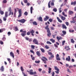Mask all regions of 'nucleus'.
Wrapping results in <instances>:
<instances>
[{"label": "nucleus", "mask_w": 76, "mask_h": 76, "mask_svg": "<svg viewBox=\"0 0 76 76\" xmlns=\"http://www.w3.org/2000/svg\"><path fill=\"white\" fill-rule=\"evenodd\" d=\"M48 26H49V25H48L46 26L45 27V29L47 30L48 37H50V36L51 35V33L50 31V28H48Z\"/></svg>", "instance_id": "obj_1"}, {"label": "nucleus", "mask_w": 76, "mask_h": 76, "mask_svg": "<svg viewBox=\"0 0 76 76\" xmlns=\"http://www.w3.org/2000/svg\"><path fill=\"white\" fill-rule=\"evenodd\" d=\"M20 32H22V33L21 34V35L22 36V37H24L26 35V31H23V29H21L20 30Z\"/></svg>", "instance_id": "obj_2"}, {"label": "nucleus", "mask_w": 76, "mask_h": 76, "mask_svg": "<svg viewBox=\"0 0 76 76\" xmlns=\"http://www.w3.org/2000/svg\"><path fill=\"white\" fill-rule=\"evenodd\" d=\"M8 12H6L5 14V17H3V19L4 21H6L7 18L8 17Z\"/></svg>", "instance_id": "obj_3"}, {"label": "nucleus", "mask_w": 76, "mask_h": 76, "mask_svg": "<svg viewBox=\"0 0 76 76\" xmlns=\"http://www.w3.org/2000/svg\"><path fill=\"white\" fill-rule=\"evenodd\" d=\"M42 58H41V60L43 61L45 64H46V63H47L46 60L48 61V60H47V58H45V57L42 56ZM44 59H45V60Z\"/></svg>", "instance_id": "obj_4"}, {"label": "nucleus", "mask_w": 76, "mask_h": 76, "mask_svg": "<svg viewBox=\"0 0 76 76\" xmlns=\"http://www.w3.org/2000/svg\"><path fill=\"white\" fill-rule=\"evenodd\" d=\"M9 11L10 12L9 16H10L11 14H12V15L13 16V12H12V9H11V7H9Z\"/></svg>", "instance_id": "obj_5"}, {"label": "nucleus", "mask_w": 76, "mask_h": 76, "mask_svg": "<svg viewBox=\"0 0 76 76\" xmlns=\"http://www.w3.org/2000/svg\"><path fill=\"white\" fill-rule=\"evenodd\" d=\"M17 21L19 22H21L22 23H24L25 22H26V20L24 19H23L20 20H18Z\"/></svg>", "instance_id": "obj_6"}, {"label": "nucleus", "mask_w": 76, "mask_h": 76, "mask_svg": "<svg viewBox=\"0 0 76 76\" xmlns=\"http://www.w3.org/2000/svg\"><path fill=\"white\" fill-rule=\"evenodd\" d=\"M33 42L35 44H37L38 45V41L36 39H34L33 40Z\"/></svg>", "instance_id": "obj_7"}, {"label": "nucleus", "mask_w": 76, "mask_h": 76, "mask_svg": "<svg viewBox=\"0 0 76 76\" xmlns=\"http://www.w3.org/2000/svg\"><path fill=\"white\" fill-rule=\"evenodd\" d=\"M18 12L19 13V15H18V18H20L21 17V16H22V9H20L19 10H18Z\"/></svg>", "instance_id": "obj_8"}, {"label": "nucleus", "mask_w": 76, "mask_h": 76, "mask_svg": "<svg viewBox=\"0 0 76 76\" xmlns=\"http://www.w3.org/2000/svg\"><path fill=\"white\" fill-rule=\"evenodd\" d=\"M64 49L66 50V51H69V50H70V48H69V46H65L64 48Z\"/></svg>", "instance_id": "obj_9"}, {"label": "nucleus", "mask_w": 76, "mask_h": 76, "mask_svg": "<svg viewBox=\"0 0 76 76\" xmlns=\"http://www.w3.org/2000/svg\"><path fill=\"white\" fill-rule=\"evenodd\" d=\"M27 72H28V73H29V74L31 75H33V70H32V69L30 70V71H29L28 70H27Z\"/></svg>", "instance_id": "obj_10"}, {"label": "nucleus", "mask_w": 76, "mask_h": 76, "mask_svg": "<svg viewBox=\"0 0 76 76\" xmlns=\"http://www.w3.org/2000/svg\"><path fill=\"white\" fill-rule=\"evenodd\" d=\"M68 57H66V61H70L71 58L70 56H68Z\"/></svg>", "instance_id": "obj_11"}, {"label": "nucleus", "mask_w": 76, "mask_h": 76, "mask_svg": "<svg viewBox=\"0 0 76 76\" xmlns=\"http://www.w3.org/2000/svg\"><path fill=\"white\" fill-rule=\"evenodd\" d=\"M57 60H60V58L59 57V55L57 54L56 57Z\"/></svg>", "instance_id": "obj_12"}, {"label": "nucleus", "mask_w": 76, "mask_h": 76, "mask_svg": "<svg viewBox=\"0 0 76 76\" xmlns=\"http://www.w3.org/2000/svg\"><path fill=\"white\" fill-rule=\"evenodd\" d=\"M4 66H2L0 69V70L1 72H4Z\"/></svg>", "instance_id": "obj_13"}, {"label": "nucleus", "mask_w": 76, "mask_h": 76, "mask_svg": "<svg viewBox=\"0 0 76 76\" xmlns=\"http://www.w3.org/2000/svg\"><path fill=\"white\" fill-rule=\"evenodd\" d=\"M30 33L31 34L32 36H34V33H35V31L34 30H31L30 31Z\"/></svg>", "instance_id": "obj_14"}, {"label": "nucleus", "mask_w": 76, "mask_h": 76, "mask_svg": "<svg viewBox=\"0 0 76 76\" xmlns=\"http://www.w3.org/2000/svg\"><path fill=\"white\" fill-rule=\"evenodd\" d=\"M49 17L48 16H46L45 18H44V21H47L48 19H49Z\"/></svg>", "instance_id": "obj_15"}, {"label": "nucleus", "mask_w": 76, "mask_h": 76, "mask_svg": "<svg viewBox=\"0 0 76 76\" xmlns=\"http://www.w3.org/2000/svg\"><path fill=\"white\" fill-rule=\"evenodd\" d=\"M10 56H11V57H12L13 58H14L15 56H14V54L13 53V52H10Z\"/></svg>", "instance_id": "obj_16"}, {"label": "nucleus", "mask_w": 76, "mask_h": 76, "mask_svg": "<svg viewBox=\"0 0 76 76\" xmlns=\"http://www.w3.org/2000/svg\"><path fill=\"white\" fill-rule=\"evenodd\" d=\"M68 13L69 15H72L73 14V12L71 10H70L69 11Z\"/></svg>", "instance_id": "obj_17"}, {"label": "nucleus", "mask_w": 76, "mask_h": 76, "mask_svg": "<svg viewBox=\"0 0 76 76\" xmlns=\"http://www.w3.org/2000/svg\"><path fill=\"white\" fill-rule=\"evenodd\" d=\"M37 20L40 21V22H42V18L41 17H39L37 18Z\"/></svg>", "instance_id": "obj_18"}, {"label": "nucleus", "mask_w": 76, "mask_h": 76, "mask_svg": "<svg viewBox=\"0 0 76 76\" xmlns=\"http://www.w3.org/2000/svg\"><path fill=\"white\" fill-rule=\"evenodd\" d=\"M76 4V1H75L74 2H71V5H74V6H75Z\"/></svg>", "instance_id": "obj_19"}, {"label": "nucleus", "mask_w": 76, "mask_h": 76, "mask_svg": "<svg viewBox=\"0 0 76 76\" xmlns=\"http://www.w3.org/2000/svg\"><path fill=\"white\" fill-rule=\"evenodd\" d=\"M6 38V36L5 35H3V37L2 39V40L3 41H5Z\"/></svg>", "instance_id": "obj_20"}, {"label": "nucleus", "mask_w": 76, "mask_h": 76, "mask_svg": "<svg viewBox=\"0 0 76 76\" xmlns=\"http://www.w3.org/2000/svg\"><path fill=\"white\" fill-rule=\"evenodd\" d=\"M54 54H52L51 55V56L49 58L50 60H52V58H54Z\"/></svg>", "instance_id": "obj_21"}, {"label": "nucleus", "mask_w": 76, "mask_h": 76, "mask_svg": "<svg viewBox=\"0 0 76 76\" xmlns=\"http://www.w3.org/2000/svg\"><path fill=\"white\" fill-rule=\"evenodd\" d=\"M54 68L55 70H56L57 71H60V69H59L58 68L57 66H55Z\"/></svg>", "instance_id": "obj_22"}, {"label": "nucleus", "mask_w": 76, "mask_h": 76, "mask_svg": "<svg viewBox=\"0 0 76 76\" xmlns=\"http://www.w3.org/2000/svg\"><path fill=\"white\" fill-rule=\"evenodd\" d=\"M15 11L14 12V16H16V12H17V10H16V9L15 8L14 9Z\"/></svg>", "instance_id": "obj_23"}, {"label": "nucleus", "mask_w": 76, "mask_h": 76, "mask_svg": "<svg viewBox=\"0 0 76 76\" xmlns=\"http://www.w3.org/2000/svg\"><path fill=\"white\" fill-rule=\"evenodd\" d=\"M61 19L62 20H66V18L64 17H63V16H61Z\"/></svg>", "instance_id": "obj_24"}, {"label": "nucleus", "mask_w": 76, "mask_h": 76, "mask_svg": "<svg viewBox=\"0 0 76 76\" xmlns=\"http://www.w3.org/2000/svg\"><path fill=\"white\" fill-rule=\"evenodd\" d=\"M56 38L58 40V41H60V39H62V37H56Z\"/></svg>", "instance_id": "obj_25"}, {"label": "nucleus", "mask_w": 76, "mask_h": 76, "mask_svg": "<svg viewBox=\"0 0 76 76\" xmlns=\"http://www.w3.org/2000/svg\"><path fill=\"white\" fill-rule=\"evenodd\" d=\"M57 19L58 20L59 22H60V23H61V22H62V21L61 20H60V18L58 17H57Z\"/></svg>", "instance_id": "obj_26"}, {"label": "nucleus", "mask_w": 76, "mask_h": 76, "mask_svg": "<svg viewBox=\"0 0 76 76\" xmlns=\"http://www.w3.org/2000/svg\"><path fill=\"white\" fill-rule=\"evenodd\" d=\"M62 28L63 29H67V27L64 24H63L62 25Z\"/></svg>", "instance_id": "obj_27"}, {"label": "nucleus", "mask_w": 76, "mask_h": 76, "mask_svg": "<svg viewBox=\"0 0 76 76\" xmlns=\"http://www.w3.org/2000/svg\"><path fill=\"white\" fill-rule=\"evenodd\" d=\"M50 41H51V42H52L53 43H54V42H55V40L53 39H50Z\"/></svg>", "instance_id": "obj_28"}, {"label": "nucleus", "mask_w": 76, "mask_h": 76, "mask_svg": "<svg viewBox=\"0 0 76 76\" xmlns=\"http://www.w3.org/2000/svg\"><path fill=\"white\" fill-rule=\"evenodd\" d=\"M51 70H52L51 68H49L48 69L49 71H48V73L49 74H50L51 73Z\"/></svg>", "instance_id": "obj_29"}, {"label": "nucleus", "mask_w": 76, "mask_h": 76, "mask_svg": "<svg viewBox=\"0 0 76 76\" xmlns=\"http://www.w3.org/2000/svg\"><path fill=\"white\" fill-rule=\"evenodd\" d=\"M36 53L37 55L38 56H40V55H41V53H40L39 52V51H37V52Z\"/></svg>", "instance_id": "obj_30"}, {"label": "nucleus", "mask_w": 76, "mask_h": 76, "mask_svg": "<svg viewBox=\"0 0 76 76\" xmlns=\"http://www.w3.org/2000/svg\"><path fill=\"white\" fill-rule=\"evenodd\" d=\"M33 25H38V24H37V22L36 21H34L33 23Z\"/></svg>", "instance_id": "obj_31"}, {"label": "nucleus", "mask_w": 76, "mask_h": 76, "mask_svg": "<svg viewBox=\"0 0 76 76\" xmlns=\"http://www.w3.org/2000/svg\"><path fill=\"white\" fill-rule=\"evenodd\" d=\"M40 50H41L42 53H45V50L42 48H41L40 49Z\"/></svg>", "instance_id": "obj_32"}, {"label": "nucleus", "mask_w": 76, "mask_h": 76, "mask_svg": "<svg viewBox=\"0 0 76 76\" xmlns=\"http://www.w3.org/2000/svg\"><path fill=\"white\" fill-rule=\"evenodd\" d=\"M32 10H33V7H31L30 8V11L31 14L32 13Z\"/></svg>", "instance_id": "obj_33"}, {"label": "nucleus", "mask_w": 76, "mask_h": 76, "mask_svg": "<svg viewBox=\"0 0 76 76\" xmlns=\"http://www.w3.org/2000/svg\"><path fill=\"white\" fill-rule=\"evenodd\" d=\"M50 3H51L50 1L48 3V6L49 8H50V7H51V6H50Z\"/></svg>", "instance_id": "obj_34"}, {"label": "nucleus", "mask_w": 76, "mask_h": 76, "mask_svg": "<svg viewBox=\"0 0 76 76\" xmlns=\"http://www.w3.org/2000/svg\"><path fill=\"white\" fill-rule=\"evenodd\" d=\"M62 15H63V16H65V17H67V15L65 14V12H62Z\"/></svg>", "instance_id": "obj_35"}, {"label": "nucleus", "mask_w": 76, "mask_h": 76, "mask_svg": "<svg viewBox=\"0 0 76 76\" xmlns=\"http://www.w3.org/2000/svg\"><path fill=\"white\" fill-rule=\"evenodd\" d=\"M71 42L72 43H73V44H74V43H75V41H74V40H73V39H71Z\"/></svg>", "instance_id": "obj_36"}, {"label": "nucleus", "mask_w": 76, "mask_h": 76, "mask_svg": "<svg viewBox=\"0 0 76 76\" xmlns=\"http://www.w3.org/2000/svg\"><path fill=\"white\" fill-rule=\"evenodd\" d=\"M0 13L1 15H3L4 14V12L2 10H0Z\"/></svg>", "instance_id": "obj_37"}, {"label": "nucleus", "mask_w": 76, "mask_h": 76, "mask_svg": "<svg viewBox=\"0 0 76 76\" xmlns=\"http://www.w3.org/2000/svg\"><path fill=\"white\" fill-rule=\"evenodd\" d=\"M31 47L32 49L34 50L35 49V45H31Z\"/></svg>", "instance_id": "obj_38"}, {"label": "nucleus", "mask_w": 76, "mask_h": 76, "mask_svg": "<svg viewBox=\"0 0 76 76\" xmlns=\"http://www.w3.org/2000/svg\"><path fill=\"white\" fill-rule=\"evenodd\" d=\"M4 31V29L3 28H1L0 29V33H1V32H3Z\"/></svg>", "instance_id": "obj_39"}, {"label": "nucleus", "mask_w": 76, "mask_h": 76, "mask_svg": "<svg viewBox=\"0 0 76 76\" xmlns=\"http://www.w3.org/2000/svg\"><path fill=\"white\" fill-rule=\"evenodd\" d=\"M24 14V15H26V16H27V15H28V12L26 11L25 12Z\"/></svg>", "instance_id": "obj_40"}, {"label": "nucleus", "mask_w": 76, "mask_h": 76, "mask_svg": "<svg viewBox=\"0 0 76 76\" xmlns=\"http://www.w3.org/2000/svg\"><path fill=\"white\" fill-rule=\"evenodd\" d=\"M46 43L48 44H50V45L52 44V43H51V42H49V41H47L46 42Z\"/></svg>", "instance_id": "obj_41"}, {"label": "nucleus", "mask_w": 76, "mask_h": 76, "mask_svg": "<svg viewBox=\"0 0 76 76\" xmlns=\"http://www.w3.org/2000/svg\"><path fill=\"white\" fill-rule=\"evenodd\" d=\"M62 32L64 35H66V31H63Z\"/></svg>", "instance_id": "obj_42"}, {"label": "nucleus", "mask_w": 76, "mask_h": 76, "mask_svg": "<svg viewBox=\"0 0 76 76\" xmlns=\"http://www.w3.org/2000/svg\"><path fill=\"white\" fill-rule=\"evenodd\" d=\"M53 11L55 12H56L57 11V10L56 8H54L53 10Z\"/></svg>", "instance_id": "obj_43"}, {"label": "nucleus", "mask_w": 76, "mask_h": 76, "mask_svg": "<svg viewBox=\"0 0 76 76\" xmlns=\"http://www.w3.org/2000/svg\"><path fill=\"white\" fill-rule=\"evenodd\" d=\"M20 69L22 72H23V71H24V69H23V67H22V66L21 67Z\"/></svg>", "instance_id": "obj_44"}, {"label": "nucleus", "mask_w": 76, "mask_h": 76, "mask_svg": "<svg viewBox=\"0 0 76 76\" xmlns=\"http://www.w3.org/2000/svg\"><path fill=\"white\" fill-rule=\"evenodd\" d=\"M50 29L52 31H53V30H54L55 28H54L53 27H51Z\"/></svg>", "instance_id": "obj_45"}, {"label": "nucleus", "mask_w": 76, "mask_h": 76, "mask_svg": "<svg viewBox=\"0 0 76 76\" xmlns=\"http://www.w3.org/2000/svg\"><path fill=\"white\" fill-rule=\"evenodd\" d=\"M69 32H74V30H72V29H70L69 30Z\"/></svg>", "instance_id": "obj_46"}, {"label": "nucleus", "mask_w": 76, "mask_h": 76, "mask_svg": "<svg viewBox=\"0 0 76 76\" xmlns=\"http://www.w3.org/2000/svg\"><path fill=\"white\" fill-rule=\"evenodd\" d=\"M0 44L1 45H3V44H4V43L3 42V41H2L0 40Z\"/></svg>", "instance_id": "obj_47"}, {"label": "nucleus", "mask_w": 76, "mask_h": 76, "mask_svg": "<svg viewBox=\"0 0 76 76\" xmlns=\"http://www.w3.org/2000/svg\"><path fill=\"white\" fill-rule=\"evenodd\" d=\"M48 20L50 22H53V19L50 18Z\"/></svg>", "instance_id": "obj_48"}, {"label": "nucleus", "mask_w": 76, "mask_h": 76, "mask_svg": "<svg viewBox=\"0 0 76 76\" xmlns=\"http://www.w3.org/2000/svg\"><path fill=\"white\" fill-rule=\"evenodd\" d=\"M3 3H7V0H4L3 1Z\"/></svg>", "instance_id": "obj_49"}, {"label": "nucleus", "mask_w": 76, "mask_h": 76, "mask_svg": "<svg viewBox=\"0 0 76 76\" xmlns=\"http://www.w3.org/2000/svg\"><path fill=\"white\" fill-rule=\"evenodd\" d=\"M50 5H51V6H54V2H51L50 3Z\"/></svg>", "instance_id": "obj_50"}, {"label": "nucleus", "mask_w": 76, "mask_h": 76, "mask_svg": "<svg viewBox=\"0 0 76 76\" xmlns=\"http://www.w3.org/2000/svg\"><path fill=\"white\" fill-rule=\"evenodd\" d=\"M45 48H46V49H48V48H49V47H48L47 45H46L45 46Z\"/></svg>", "instance_id": "obj_51"}, {"label": "nucleus", "mask_w": 76, "mask_h": 76, "mask_svg": "<svg viewBox=\"0 0 76 76\" xmlns=\"http://www.w3.org/2000/svg\"><path fill=\"white\" fill-rule=\"evenodd\" d=\"M15 31H18V27H16L15 28Z\"/></svg>", "instance_id": "obj_52"}, {"label": "nucleus", "mask_w": 76, "mask_h": 76, "mask_svg": "<svg viewBox=\"0 0 76 76\" xmlns=\"http://www.w3.org/2000/svg\"><path fill=\"white\" fill-rule=\"evenodd\" d=\"M35 63H36L39 64V63H40V61H35Z\"/></svg>", "instance_id": "obj_53"}, {"label": "nucleus", "mask_w": 76, "mask_h": 76, "mask_svg": "<svg viewBox=\"0 0 76 76\" xmlns=\"http://www.w3.org/2000/svg\"><path fill=\"white\" fill-rule=\"evenodd\" d=\"M65 42H66V41H65V40L63 41L62 42V45H64V43H65Z\"/></svg>", "instance_id": "obj_54"}, {"label": "nucleus", "mask_w": 76, "mask_h": 76, "mask_svg": "<svg viewBox=\"0 0 76 76\" xmlns=\"http://www.w3.org/2000/svg\"><path fill=\"white\" fill-rule=\"evenodd\" d=\"M23 1L25 3H28V0H23Z\"/></svg>", "instance_id": "obj_55"}, {"label": "nucleus", "mask_w": 76, "mask_h": 76, "mask_svg": "<svg viewBox=\"0 0 76 76\" xmlns=\"http://www.w3.org/2000/svg\"><path fill=\"white\" fill-rule=\"evenodd\" d=\"M25 39H26V40H27V41H28V40H29V38H28L27 37H25Z\"/></svg>", "instance_id": "obj_56"}, {"label": "nucleus", "mask_w": 76, "mask_h": 76, "mask_svg": "<svg viewBox=\"0 0 76 76\" xmlns=\"http://www.w3.org/2000/svg\"><path fill=\"white\" fill-rule=\"evenodd\" d=\"M30 51L31 53H33V54H35V53H34V51L32 50H30Z\"/></svg>", "instance_id": "obj_57"}, {"label": "nucleus", "mask_w": 76, "mask_h": 76, "mask_svg": "<svg viewBox=\"0 0 76 76\" xmlns=\"http://www.w3.org/2000/svg\"><path fill=\"white\" fill-rule=\"evenodd\" d=\"M30 32L28 31V32L27 33V35H30Z\"/></svg>", "instance_id": "obj_58"}, {"label": "nucleus", "mask_w": 76, "mask_h": 76, "mask_svg": "<svg viewBox=\"0 0 76 76\" xmlns=\"http://www.w3.org/2000/svg\"><path fill=\"white\" fill-rule=\"evenodd\" d=\"M70 22L71 23H76V21H71Z\"/></svg>", "instance_id": "obj_59"}, {"label": "nucleus", "mask_w": 76, "mask_h": 76, "mask_svg": "<svg viewBox=\"0 0 76 76\" xmlns=\"http://www.w3.org/2000/svg\"><path fill=\"white\" fill-rule=\"evenodd\" d=\"M52 54L53 53L51 52H48V54H49V55H52Z\"/></svg>", "instance_id": "obj_60"}, {"label": "nucleus", "mask_w": 76, "mask_h": 76, "mask_svg": "<svg viewBox=\"0 0 76 76\" xmlns=\"http://www.w3.org/2000/svg\"><path fill=\"white\" fill-rule=\"evenodd\" d=\"M22 73L24 76H27V75H26V74H25L24 72H23Z\"/></svg>", "instance_id": "obj_61"}, {"label": "nucleus", "mask_w": 76, "mask_h": 76, "mask_svg": "<svg viewBox=\"0 0 76 76\" xmlns=\"http://www.w3.org/2000/svg\"><path fill=\"white\" fill-rule=\"evenodd\" d=\"M28 41H29V42H32V39H29Z\"/></svg>", "instance_id": "obj_62"}, {"label": "nucleus", "mask_w": 76, "mask_h": 76, "mask_svg": "<svg viewBox=\"0 0 76 76\" xmlns=\"http://www.w3.org/2000/svg\"><path fill=\"white\" fill-rule=\"evenodd\" d=\"M55 74V73H54V72H52V76H54V75Z\"/></svg>", "instance_id": "obj_63"}, {"label": "nucleus", "mask_w": 76, "mask_h": 76, "mask_svg": "<svg viewBox=\"0 0 76 76\" xmlns=\"http://www.w3.org/2000/svg\"><path fill=\"white\" fill-rule=\"evenodd\" d=\"M73 28H74L75 31H76V26H73Z\"/></svg>", "instance_id": "obj_64"}]
</instances>
